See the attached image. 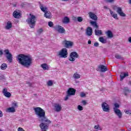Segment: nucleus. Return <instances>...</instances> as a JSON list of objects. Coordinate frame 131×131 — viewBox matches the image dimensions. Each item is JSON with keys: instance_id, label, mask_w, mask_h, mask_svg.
<instances>
[{"instance_id": "8fccbe9b", "label": "nucleus", "mask_w": 131, "mask_h": 131, "mask_svg": "<svg viewBox=\"0 0 131 131\" xmlns=\"http://www.w3.org/2000/svg\"><path fill=\"white\" fill-rule=\"evenodd\" d=\"M94 47H99V42H96L94 43Z\"/></svg>"}, {"instance_id": "680f3d73", "label": "nucleus", "mask_w": 131, "mask_h": 131, "mask_svg": "<svg viewBox=\"0 0 131 131\" xmlns=\"http://www.w3.org/2000/svg\"><path fill=\"white\" fill-rule=\"evenodd\" d=\"M76 83H79V81H76Z\"/></svg>"}, {"instance_id": "4d7b16f0", "label": "nucleus", "mask_w": 131, "mask_h": 131, "mask_svg": "<svg viewBox=\"0 0 131 131\" xmlns=\"http://www.w3.org/2000/svg\"><path fill=\"white\" fill-rule=\"evenodd\" d=\"M27 83L29 85V86H31V84L29 82H27Z\"/></svg>"}, {"instance_id": "7ed1b4c3", "label": "nucleus", "mask_w": 131, "mask_h": 131, "mask_svg": "<svg viewBox=\"0 0 131 131\" xmlns=\"http://www.w3.org/2000/svg\"><path fill=\"white\" fill-rule=\"evenodd\" d=\"M30 17L26 20V22L29 24L30 28H34L35 23H36V17L33 15L30 14Z\"/></svg>"}, {"instance_id": "de8ad7c7", "label": "nucleus", "mask_w": 131, "mask_h": 131, "mask_svg": "<svg viewBox=\"0 0 131 131\" xmlns=\"http://www.w3.org/2000/svg\"><path fill=\"white\" fill-rule=\"evenodd\" d=\"M82 103L84 106H85L86 105V101L85 100H82Z\"/></svg>"}, {"instance_id": "69168bd1", "label": "nucleus", "mask_w": 131, "mask_h": 131, "mask_svg": "<svg viewBox=\"0 0 131 131\" xmlns=\"http://www.w3.org/2000/svg\"><path fill=\"white\" fill-rule=\"evenodd\" d=\"M42 131H47V130H42Z\"/></svg>"}, {"instance_id": "2f4dec72", "label": "nucleus", "mask_w": 131, "mask_h": 131, "mask_svg": "<svg viewBox=\"0 0 131 131\" xmlns=\"http://www.w3.org/2000/svg\"><path fill=\"white\" fill-rule=\"evenodd\" d=\"M7 68H8V66L7 65V64L5 63H3L1 66V69L2 70H5V69H7Z\"/></svg>"}, {"instance_id": "5fc2aeb1", "label": "nucleus", "mask_w": 131, "mask_h": 131, "mask_svg": "<svg viewBox=\"0 0 131 131\" xmlns=\"http://www.w3.org/2000/svg\"><path fill=\"white\" fill-rule=\"evenodd\" d=\"M0 117H3V112L0 111Z\"/></svg>"}, {"instance_id": "4468645a", "label": "nucleus", "mask_w": 131, "mask_h": 131, "mask_svg": "<svg viewBox=\"0 0 131 131\" xmlns=\"http://www.w3.org/2000/svg\"><path fill=\"white\" fill-rule=\"evenodd\" d=\"M89 17L91 19H92V20H94V21H97L98 20V17L94 12H89Z\"/></svg>"}, {"instance_id": "f3484780", "label": "nucleus", "mask_w": 131, "mask_h": 131, "mask_svg": "<svg viewBox=\"0 0 131 131\" xmlns=\"http://www.w3.org/2000/svg\"><path fill=\"white\" fill-rule=\"evenodd\" d=\"M114 113L118 116V118L120 119L122 118V113L120 110H116L114 111Z\"/></svg>"}, {"instance_id": "c85d7f7f", "label": "nucleus", "mask_w": 131, "mask_h": 131, "mask_svg": "<svg viewBox=\"0 0 131 131\" xmlns=\"http://www.w3.org/2000/svg\"><path fill=\"white\" fill-rule=\"evenodd\" d=\"M95 35H102V30H95Z\"/></svg>"}, {"instance_id": "b1692460", "label": "nucleus", "mask_w": 131, "mask_h": 131, "mask_svg": "<svg viewBox=\"0 0 131 131\" xmlns=\"http://www.w3.org/2000/svg\"><path fill=\"white\" fill-rule=\"evenodd\" d=\"M106 34L108 38H112V37H113V33L110 30L107 31L106 32Z\"/></svg>"}, {"instance_id": "e433bc0d", "label": "nucleus", "mask_w": 131, "mask_h": 131, "mask_svg": "<svg viewBox=\"0 0 131 131\" xmlns=\"http://www.w3.org/2000/svg\"><path fill=\"white\" fill-rule=\"evenodd\" d=\"M47 84H48V86H52V85H53V81L52 80H49Z\"/></svg>"}, {"instance_id": "20e7f679", "label": "nucleus", "mask_w": 131, "mask_h": 131, "mask_svg": "<svg viewBox=\"0 0 131 131\" xmlns=\"http://www.w3.org/2000/svg\"><path fill=\"white\" fill-rule=\"evenodd\" d=\"M57 56L59 58H67L68 57V52L67 48H62L60 51L57 52Z\"/></svg>"}, {"instance_id": "c03bdc74", "label": "nucleus", "mask_w": 131, "mask_h": 131, "mask_svg": "<svg viewBox=\"0 0 131 131\" xmlns=\"http://www.w3.org/2000/svg\"><path fill=\"white\" fill-rule=\"evenodd\" d=\"M124 112L126 113V114H128V115H130L131 112L130 111L128 110V111H124Z\"/></svg>"}, {"instance_id": "6e6552de", "label": "nucleus", "mask_w": 131, "mask_h": 131, "mask_svg": "<svg viewBox=\"0 0 131 131\" xmlns=\"http://www.w3.org/2000/svg\"><path fill=\"white\" fill-rule=\"evenodd\" d=\"M79 57V55H78V54H77L76 52H73L70 54L69 60L71 62H74V61H75V59H77Z\"/></svg>"}, {"instance_id": "ea45409f", "label": "nucleus", "mask_w": 131, "mask_h": 131, "mask_svg": "<svg viewBox=\"0 0 131 131\" xmlns=\"http://www.w3.org/2000/svg\"><path fill=\"white\" fill-rule=\"evenodd\" d=\"M48 26H49V27H53V26H54V23L52 21H49L48 23Z\"/></svg>"}, {"instance_id": "a19ab883", "label": "nucleus", "mask_w": 131, "mask_h": 131, "mask_svg": "<svg viewBox=\"0 0 131 131\" xmlns=\"http://www.w3.org/2000/svg\"><path fill=\"white\" fill-rule=\"evenodd\" d=\"M12 107H13V108H16V107H18V103H17V102H13L12 103Z\"/></svg>"}, {"instance_id": "5701e85b", "label": "nucleus", "mask_w": 131, "mask_h": 131, "mask_svg": "<svg viewBox=\"0 0 131 131\" xmlns=\"http://www.w3.org/2000/svg\"><path fill=\"white\" fill-rule=\"evenodd\" d=\"M73 77L74 79H79L80 78V74H79L77 72H76L73 75Z\"/></svg>"}, {"instance_id": "f704fd0d", "label": "nucleus", "mask_w": 131, "mask_h": 131, "mask_svg": "<svg viewBox=\"0 0 131 131\" xmlns=\"http://www.w3.org/2000/svg\"><path fill=\"white\" fill-rule=\"evenodd\" d=\"M77 21H78V22H82V21H83V18L82 17L79 16L77 17Z\"/></svg>"}, {"instance_id": "6ab92c4d", "label": "nucleus", "mask_w": 131, "mask_h": 131, "mask_svg": "<svg viewBox=\"0 0 131 131\" xmlns=\"http://www.w3.org/2000/svg\"><path fill=\"white\" fill-rule=\"evenodd\" d=\"M13 27V26L12 25V23L11 21H8L6 23V25L5 27V29H6V30H9V29H11Z\"/></svg>"}, {"instance_id": "412c9836", "label": "nucleus", "mask_w": 131, "mask_h": 131, "mask_svg": "<svg viewBox=\"0 0 131 131\" xmlns=\"http://www.w3.org/2000/svg\"><path fill=\"white\" fill-rule=\"evenodd\" d=\"M44 16L46 18H47L48 19H51V18H52V14L49 11H46L45 13Z\"/></svg>"}, {"instance_id": "e2e57ef3", "label": "nucleus", "mask_w": 131, "mask_h": 131, "mask_svg": "<svg viewBox=\"0 0 131 131\" xmlns=\"http://www.w3.org/2000/svg\"><path fill=\"white\" fill-rule=\"evenodd\" d=\"M64 2H67L68 0H62Z\"/></svg>"}, {"instance_id": "0e129e2a", "label": "nucleus", "mask_w": 131, "mask_h": 131, "mask_svg": "<svg viewBox=\"0 0 131 131\" xmlns=\"http://www.w3.org/2000/svg\"><path fill=\"white\" fill-rule=\"evenodd\" d=\"M129 83L130 85H131V82L130 81L129 82Z\"/></svg>"}, {"instance_id": "39448f33", "label": "nucleus", "mask_w": 131, "mask_h": 131, "mask_svg": "<svg viewBox=\"0 0 131 131\" xmlns=\"http://www.w3.org/2000/svg\"><path fill=\"white\" fill-rule=\"evenodd\" d=\"M4 55L9 63L13 62V55L10 53V50L6 49L4 51Z\"/></svg>"}, {"instance_id": "603ef678", "label": "nucleus", "mask_w": 131, "mask_h": 131, "mask_svg": "<svg viewBox=\"0 0 131 131\" xmlns=\"http://www.w3.org/2000/svg\"><path fill=\"white\" fill-rule=\"evenodd\" d=\"M3 54H4V51L3 50H0V55H3Z\"/></svg>"}, {"instance_id": "ddd939ff", "label": "nucleus", "mask_w": 131, "mask_h": 131, "mask_svg": "<svg viewBox=\"0 0 131 131\" xmlns=\"http://www.w3.org/2000/svg\"><path fill=\"white\" fill-rule=\"evenodd\" d=\"M76 90L73 88H69L67 92V95H70V96H74Z\"/></svg>"}, {"instance_id": "f8f14e48", "label": "nucleus", "mask_w": 131, "mask_h": 131, "mask_svg": "<svg viewBox=\"0 0 131 131\" xmlns=\"http://www.w3.org/2000/svg\"><path fill=\"white\" fill-rule=\"evenodd\" d=\"M98 68L97 71H100V72H106L108 70L107 67L104 65H99L98 66Z\"/></svg>"}, {"instance_id": "dca6fc26", "label": "nucleus", "mask_w": 131, "mask_h": 131, "mask_svg": "<svg viewBox=\"0 0 131 131\" xmlns=\"http://www.w3.org/2000/svg\"><path fill=\"white\" fill-rule=\"evenodd\" d=\"M86 35L87 36H92L93 35V29L91 27L87 28L86 30Z\"/></svg>"}, {"instance_id": "bb28decb", "label": "nucleus", "mask_w": 131, "mask_h": 131, "mask_svg": "<svg viewBox=\"0 0 131 131\" xmlns=\"http://www.w3.org/2000/svg\"><path fill=\"white\" fill-rule=\"evenodd\" d=\"M41 67L44 70H49V66L47 63H42L41 64Z\"/></svg>"}, {"instance_id": "9b49d317", "label": "nucleus", "mask_w": 131, "mask_h": 131, "mask_svg": "<svg viewBox=\"0 0 131 131\" xmlns=\"http://www.w3.org/2000/svg\"><path fill=\"white\" fill-rule=\"evenodd\" d=\"M54 110L55 112H60L62 110V105L59 103H55Z\"/></svg>"}, {"instance_id": "a211bd4d", "label": "nucleus", "mask_w": 131, "mask_h": 131, "mask_svg": "<svg viewBox=\"0 0 131 131\" xmlns=\"http://www.w3.org/2000/svg\"><path fill=\"white\" fill-rule=\"evenodd\" d=\"M3 93L6 98H10L11 96V93L8 92V89L7 88H4L3 89Z\"/></svg>"}, {"instance_id": "052dcab7", "label": "nucleus", "mask_w": 131, "mask_h": 131, "mask_svg": "<svg viewBox=\"0 0 131 131\" xmlns=\"http://www.w3.org/2000/svg\"><path fill=\"white\" fill-rule=\"evenodd\" d=\"M128 4H129L130 5H131V0H129V1H128Z\"/></svg>"}, {"instance_id": "7c9ffc66", "label": "nucleus", "mask_w": 131, "mask_h": 131, "mask_svg": "<svg viewBox=\"0 0 131 131\" xmlns=\"http://www.w3.org/2000/svg\"><path fill=\"white\" fill-rule=\"evenodd\" d=\"M99 40L102 43H106L107 42V41L104 39V37H100L99 38Z\"/></svg>"}, {"instance_id": "393cba45", "label": "nucleus", "mask_w": 131, "mask_h": 131, "mask_svg": "<svg viewBox=\"0 0 131 131\" xmlns=\"http://www.w3.org/2000/svg\"><path fill=\"white\" fill-rule=\"evenodd\" d=\"M70 22V19H69V17L67 16H65L63 19H62V23H63L64 24H67Z\"/></svg>"}, {"instance_id": "37998d69", "label": "nucleus", "mask_w": 131, "mask_h": 131, "mask_svg": "<svg viewBox=\"0 0 131 131\" xmlns=\"http://www.w3.org/2000/svg\"><path fill=\"white\" fill-rule=\"evenodd\" d=\"M112 17L114 18V19H116V20H118V18L117 17V14H114L112 16Z\"/></svg>"}, {"instance_id": "2eb2a0df", "label": "nucleus", "mask_w": 131, "mask_h": 131, "mask_svg": "<svg viewBox=\"0 0 131 131\" xmlns=\"http://www.w3.org/2000/svg\"><path fill=\"white\" fill-rule=\"evenodd\" d=\"M13 16L14 18L16 19H19L21 17V13L19 10H15L13 13Z\"/></svg>"}, {"instance_id": "aec40b11", "label": "nucleus", "mask_w": 131, "mask_h": 131, "mask_svg": "<svg viewBox=\"0 0 131 131\" xmlns=\"http://www.w3.org/2000/svg\"><path fill=\"white\" fill-rule=\"evenodd\" d=\"M126 76H128V73H121L120 75L121 81H122V80H123V79H124V78L126 77Z\"/></svg>"}, {"instance_id": "864d4df0", "label": "nucleus", "mask_w": 131, "mask_h": 131, "mask_svg": "<svg viewBox=\"0 0 131 131\" xmlns=\"http://www.w3.org/2000/svg\"><path fill=\"white\" fill-rule=\"evenodd\" d=\"M74 21H77V17H74L73 18Z\"/></svg>"}, {"instance_id": "4be33fe9", "label": "nucleus", "mask_w": 131, "mask_h": 131, "mask_svg": "<svg viewBox=\"0 0 131 131\" xmlns=\"http://www.w3.org/2000/svg\"><path fill=\"white\" fill-rule=\"evenodd\" d=\"M90 24L94 27V28H96V29H98L99 28V26L98 25V24L97 23V21H91L90 22Z\"/></svg>"}, {"instance_id": "49530a36", "label": "nucleus", "mask_w": 131, "mask_h": 131, "mask_svg": "<svg viewBox=\"0 0 131 131\" xmlns=\"http://www.w3.org/2000/svg\"><path fill=\"white\" fill-rule=\"evenodd\" d=\"M18 131H25L22 127H18L17 129Z\"/></svg>"}, {"instance_id": "1a4fd4ad", "label": "nucleus", "mask_w": 131, "mask_h": 131, "mask_svg": "<svg viewBox=\"0 0 131 131\" xmlns=\"http://www.w3.org/2000/svg\"><path fill=\"white\" fill-rule=\"evenodd\" d=\"M103 111L104 112H109L110 111V106L106 102H103L101 104Z\"/></svg>"}, {"instance_id": "a18cd8bd", "label": "nucleus", "mask_w": 131, "mask_h": 131, "mask_svg": "<svg viewBox=\"0 0 131 131\" xmlns=\"http://www.w3.org/2000/svg\"><path fill=\"white\" fill-rule=\"evenodd\" d=\"M110 12L112 16H113L114 15H115V13H114V12L110 9Z\"/></svg>"}, {"instance_id": "423d86ee", "label": "nucleus", "mask_w": 131, "mask_h": 131, "mask_svg": "<svg viewBox=\"0 0 131 131\" xmlns=\"http://www.w3.org/2000/svg\"><path fill=\"white\" fill-rule=\"evenodd\" d=\"M62 44L64 46V48L67 49H69V48H72L74 43L71 41H68L67 40H64L62 41Z\"/></svg>"}, {"instance_id": "f03ea898", "label": "nucleus", "mask_w": 131, "mask_h": 131, "mask_svg": "<svg viewBox=\"0 0 131 131\" xmlns=\"http://www.w3.org/2000/svg\"><path fill=\"white\" fill-rule=\"evenodd\" d=\"M16 59L18 62L26 68H29L32 64V58L30 56L21 54L16 56Z\"/></svg>"}, {"instance_id": "473e14b6", "label": "nucleus", "mask_w": 131, "mask_h": 131, "mask_svg": "<svg viewBox=\"0 0 131 131\" xmlns=\"http://www.w3.org/2000/svg\"><path fill=\"white\" fill-rule=\"evenodd\" d=\"M115 57L117 59H120V60H124V58H123V57L121 56V55L119 54H116Z\"/></svg>"}, {"instance_id": "f257e3e1", "label": "nucleus", "mask_w": 131, "mask_h": 131, "mask_svg": "<svg viewBox=\"0 0 131 131\" xmlns=\"http://www.w3.org/2000/svg\"><path fill=\"white\" fill-rule=\"evenodd\" d=\"M35 115H36L39 122H41L39 125L41 130H47L49 128V125L52 123L46 116V112L42 108L39 107L34 108Z\"/></svg>"}, {"instance_id": "cd10ccee", "label": "nucleus", "mask_w": 131, "mask_h": 131, "mask_svg": "<svg viewBox=\"0 0 131 131\" xmlns=\"http://www.w3.org/2000/svg\"><path fill=\"white\" fill-rule=\"evenodd\" d=\"M40 9L41 10L42 12H43L45 13L48 12V8L46 7H43L42 5L40 6Z\"/></svg>"}, {"instance_id": "c756f323", "label": "nucleus", "mask_w": 131, "mask_h": 131, "mask_svg": "<svg viewBox=\"0 0 131 131\" xmlns=\"http://www.w3.org/2000/svg\"><path fill=\"white\" fill-rule=\"evenodd\" d=\"M124 95L125 96H127L126 93H130L131 91L127 87H125L124 89Z\"/></svg>"}, {"instance_id": "a878e982", "label": "nucleus", "mask_w": 131, "mask_h": 131, "mask_svg": "<svg viewBox=\"0 0 131 131\" xmlns=\"http://www.w3.org/2000/svg\"><path fill=\"white\" fill-rule=\"evenodd\" d=\"M7 112L9 113H14V112H16V110L14 107H9L7 108Z\"/></svg>"}, {"instance_id": "c9c22d12", "label": "nucleus", "mask_w": 131, "mask_h": 131, "mask_svg": "<svg viewBox=\"0 0 131 131\" xmlns=\"http://www.w3.org/2000/svg\"><path fill=\"white\" fill-rule=\"evenodd\" d=\"M37 32L38 34H41V33L43 32V30L42 28H40L37 31Z\"/></svg>"}, {"instance_id": "9d476101", "label": "nucleus", "mask_w": 131, "mask_h": 131, "mask_svg": "<svg viewBox=\"0 0 131 131\" xmlns=\"http://www.w3.org/2000/svg\"><path fill=\"white\" fill-rule=\"evenodd\" d=\"M55 29L56 31H58L59 33H61V34H65V32H66L65 29L61 26H56Z\"/></svg>"}, {"instance_id": "3c124183", "label": "nucleus", "mask_w": 131, "mask_h": 131, "mask_svg": "<svg viewBox=\"0 0 131 131\" xmlns=\"http://www.w3.org/2000/svg\"><path fill=\"white\" fill-rule=\"evenodd\" d=\"M105 2H107V3H113L114 0H105Z\"/></svg>"}, {"instance_id": "58836bf2", "label": "nucleus", "mask_w": 131, "mask_h": 131, "mask_svg": "<svg viewBox=\"0 0 131 131\" xmlns=\"http://www.w3.org/2000/svg\"><path fill=\"white\" fill-rule=\"evenodd\" d=\"M86 95L85 94V93H84V92H81L80 94V96L81 97V98H84V97H86Z\"/></svg>"}, {"instance_id": "79ce46f5", "label": "nucleus", "mask_w": 131, "mask_h": 131, "mask_svg": "<svg viewBox=\"0 0 131 131\" xmlns=\"http://www.w3.org/2000/svg\"><path fill=\"white\" fill-rule=\"evenodd\" d=\"M70 94H67V95L66 96V97L64 98V101H67V100H68V99H69V97H70Z\"/></svg>"}, {"instance_id": "4c0bfd02", "label": "nucleus", "mask_w": 131, "mask_h": 131, "mask_svg": "<svg viewBox=\"0 0 131 131\" xmlns=\"http://www.w3.org/2000/svg\"><path fill=\"white\" fill-rule=\"evenodd\" d=\"M77 109L79 110V111H82L83 110V107L81 106V105H78Z\"/></svg>"}, {"instance_id": "13d9d810", "label": "nucleus", "mask_w": 131, "mask_h": 131, "mask_svg": "<svg viewBox=\"0 0 131 131\" xmlns=\"http://www.w3.org/2000/svg\"><path fill=\"white\" fill-rule=\"evenodd\" d=\"M128 41L131 43V37L128 38Z\"/></svg>"}, {"instance_id": "72a5a7b5", "label": "nucleus", "mask_w": 131, "mask_h": 131, "mask_svg": "<svg viewBox=\"0 0 131 131\" xmlns=\"http://www.w3.org/2000/svg\"><path fill=\"white\" fill-rule=\"evenodd\" d=\"M114 106V107L113 108L114 111L119 110L118 108H119V104L118 103H115Z\"/></svg>"}, {"instance_id": "6e6d98bb", "label": "nucleus", "mask_w": 131, "mask_h": 131, "mask_svg": "<svg viewBox=\"0 0 131 131\" xmlns=\"http://www.w3.org/2000/svg\"><path fill=\"white\" fill-rule=\"evenodd\" d=\"M88 44H89V45H92V41H91V40H89L88 41Z\"/></svg>"}, {"instance_id": "0eeeda50", "label": "nucleus", "mask_w": 131, "mask_h": 131, "mask_svg": "<svg viewBox=\"0 0 131 131\" xmlns=\"http://www.w3.org/2000/svg\"><path fill=\"white\" fill-rule=\"evenodd\" d=\"M114 10H116L117 13L120 16V17H125L126 14L123 12L122 11V8L121 7H118L117 6H114Z\"/></svg>"}, {"instance_id": "bf43d9fd", "label": "nucleus", "mask_w": 131, "mask_h": 131, "mask_svg": "<svg viewBox=\"0 0 131 131\" xmlns=\"http://www.w3.org/2000/svg\"><path fill=\"white\" fill-rule=\"evenodd\" d=\"M104 9H105L106 10H108V7L107 6H104Z\"/></svg>"}, {"instance_id": "09e8293b", "label": "nucleus", "mask_w": 131, "mask_h": 131, "mask_svg": "<svg viewBox=\"0 0 131 131\" xmlns=\"http://www.w3.org/2000/svg\"><path fill=\"white\" fill-rule=\"evenodd\" d=\"M99 127H100V125H95V126H94V128H95V129H99Z\"/></svg>"}]
</instances>
